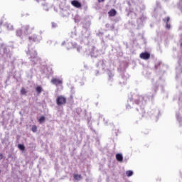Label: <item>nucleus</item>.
Segmentation results:
<instances>
[{"instance_id": "16", "label": "nucleus", "mask_w": 182, "mask_h": 182, "mask_svg": "<svg viewBox=\"0 0 182 182\" xmlns=\"http://www.w3.org/2000/svg\"><path fill=\"white\" fill-rule=\"evenodd\" d=\"M45 120H46L45 117L42 116L39 118L38 122H39V123H43V122H45Z\"/></svg>"}, {"instance_id": "12", "label": "nucleus", "mask_w": 182, "mask_h": 182, "mask_svg": "<svg viewBox=\"0 0 182 182\" xmlns=\"http://www.w3.org/2000/svg\"><path fill=\"white\" fill-rule=\"evenodd\" d=\"M18 148L22 151H25V146L23 144H18Z\"/></svg>"}, {"instance_id": "4", "label": "nucleus", "mask_w": 182, "mask_h": 182, "mask_svg": "<svg viewBox=\"0 0 182 182\" xmlns=\"http://www.w3.org/2000/svg\"><path fill=\"white\" fill-rule=\"evenodd\" d=\"M29 42H38L39 41V37L36 34H33L32 36H28Z\"/></svg>"}, {"instance_id": "9", "label": "nucleus", "mask_w": 182, "mask_h": 182, "mask_svg": "<svg viewBox=\"0 0 182 182\" xmlns=\"http://www.w3.org/2000/svg\"><path fill=\"white\" fill-rule=\"evenodd\" d=\"M116 159L117 161H123V155L122 154H117Z\"/></svg>"}, {"instance_id": "7", "label": "nucleus", "mask_w": 182, "mask_h": 182, "mask_svg": "<svg viewBox=\"0 0 182 182\" xmlns=\"http://www.w3.org/2000/svg\"><path fill=\"white\" fill-rule=\"evenodd\" d=\"M117 14V11H116V10L114 9H112L109 12H108V15L109 16H116Z\"/></svg>"}, {"instance_id": "5", "label": "nucleus", "mask_w": 182, "mask_h": 182, "mask_svg": "<svg viewBox=\"0 0 182 182\" xmlns=\"http://www.w3.org/2000/svg\"><path fill=\"white\" fill-rule=\"evenodd\" d=\"M71 4L73 5V6H75V8H82V4L77 0L72 1Z\"/></svg>"}, {"instance_id": "3", "label": "nucleus", "mask_w": 182, "mask_h": 182, "mask_svg": "<svg viewBox=\"0 0 182 182\" xmlns=\"http://www.w3.org/2000/svg\"><path fill=\"white\" fill-rule=\"evenodd\" d=\"M139 58L141 59H144V60H148V59L150 58V54L149 52H144L139 55Z\"/></svg>"}, {"instance_id": "6", "label": "nucleus", "mask_w": 182, "mask_h": 182, "mask_svg": "<svg viewBox=\"0 0 182 182\" xmlns=\"http://www.w3.org/2000/svg\"><path fill=\"white\" fill-rule=\"evenodd\" d=\"M163 21L164 22H165V23H166V29H170V28H171V26L168 23V22L170 21V17H166V18H164Z\"/></svg>"}, {"instance_id": "19", "label": "nucleus", "mask_w": 182, "mask_h": 182, "mask_svg": "<svg viewBox=\"0 0 182 182\" xmlns=\"http://www.w3.org/2000/svg\"><path fill=\"white\" fill-rule=\"evenodd\" d=\"M99 4H100L101 2H105V0H98Z\"/></svg>"}, {"instance_id": "8", "label": "nucleus", "mask_w": 182, "mask_h": 182, "mask_svg": "<svg viewBox=\"0 0 182 182\" xmlns=\"http://www.w3.org/2000/svg\"><path fill=\"white\" fill-rule=\"evenodd\" d=\"M23 31L27 33H30L31 31H33V28H31L29 26H26L23 27Z\"/></svg>"}, {"instance_id": "18", "label": "nucleus", "mask_w": 182, "mask_h": 182, "mask_svg": "<svg viewBox=\"0 0 182 182\" xmlns=\"http://www.w3.org/2000/svg\"><path fill=\"white\" fill-rule=\"evenodd\" d=\"M4 159V154H0V160H2Z\"/></svg>"}, {"instance_id": "20", "label": "nucleus", "mask_w": 182, "mask_h": 182, "mask_svg": "<svg viewBox=\"0 0 182 182\" xmlns=\"http://www.w3.org/2000/svg\"><path fill=\"white\" fill-rule=\"evenodd\" d=\"M181 46H182V43H181Z\"/></svg>"}, {"instance_id": "10", "label": "nucleus", "mask_w": 182, "mask_h": 182, "mask_svg": "<svg viewBox=\"0 0 182 182\" xmlns=\"http://www.w3.org/2000/svg\"><path fill=\"white\" fill-rule=\"evenodd\" d=\"M73 177L77 181L82 180V175L73 174Z\"/></svg>"}, {"instance_id": "11", "label": "nucleus", "mask_w": 182, "mask_h": 182, "mask_svg": "<svg viewBox=\"0 0 182 182\" xmlns=\"http://www.w3.org/2000/svg\"><path fill=\"white\" fill-rule=\"evenodd\" d=\"M31 130L33 133H36V132H38V127H36V125H33Z\"/></svg>"}, {"instance_id": "13", "label": "nucleus", "mask_w": 182, "mask_h": 182, "mask_svg": "<svg viewBox=\"0 0 182 182\" xmlns=\"http://www.w3.org/2000/svg\"><path fill=\"white\" fill-rule=\"evenodd\" d=\"M127 177H132L133 176V171H127L126 172Z\"/></svg>"}, {"instance_id": "14", "label": "nucleus", "mask_w": 182, "mask_h": 182, "mask_svg": "<svg viewBox=\"0 0 182 182\" xmlns=\"http://www.w3.org/2000/svg\"><path fill=\"white\" fill-rule=\"evenodd\" d=\"M36 92H37L38 94L41 93V92H42V87L38 86V87L36 88Z\"/></svg>"}, {"instance_id": "17", "label": "nucleus", "mask_w": 182, "mask_h": 182, "mask_svg": "<svg viewBox=\"0 0 182 182\" xmlns=\"http://www.w3.org/2000/svg\"><path fill=\"white\" fill-rule=\"evenodd\" d=\"M17 36H22V30L19 29L16 31Z\"/></svg>"}, {"instance_id": "2", "label": "nucleus", "mask_w": 182, "mask_h": 182, "mask_svg": "<svg viewBox=\"0 0 182 182\" xmlns=\"http://www.w3.org/2000/svg\"><path fill=\"white\" fill-rule=\"evenodd\" d=\"M51 83L53 85H55V86H62V85L63 84V80L60 78L53 77L51 80Z\"/></svg>"}, {"instance_id": "1", "label": "nucleus", "mask_w": 182, "mask_h": 182, "mask_svg": "<svg viewBox=\"0 0 182 182\" xmlns=\"http://www.w3.org/2000/svg\"><path fill=\"white\" fill-rule=\"evenodd\" d=\"M56 103L58 106H62L63 105H66V97L60 95L56 99Z\"/></svg>"}, {"instance_id": "15", "label": "nucleus", "mask_w": 182, "mask_h": 182, "mask_svg": "<svg viewBox=\"0 0 182 182\" xmlns=\"http://www.w3.org/2000/svg\"><path fill=\"white\" fill-rule=\"evenodd\" d=\"M28 92H26V90L24 87H22L21 90V95H26Z\"/></svg>"}]
</instances>
